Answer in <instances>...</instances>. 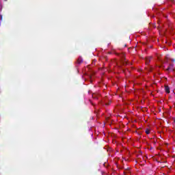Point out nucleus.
Returning a JSON list of instances; mask_svg holds the SVG:
<instances>
[{
	"label": "nucleus",
	"mask_w": 175,
	"mask_h": 175,
	"mask_svg": "<svg viewBox=\"0 0 175 175\" xmlns=\"http://www.w3.org/2000/svg\"><path fill=\"white\" fill-rule=\"evenodd\" d=\"M165 58H166V59H169V57H167V56H166V57H165Z\"/></svg>",
	"instance_id": "0eeeda50"
},
{
	"label": "nucleus",
	"mask_w": 175,
	"mask_h": 175,
	"mask_svg": "<svg viewBox=\"0 0 175 175\" xmlns=\"http://www.w3.org/2000/svg\"><path fill=\"white\" fill-rule=\"evenodd\" d=\"M146 133L147 135H149V134H150V131L147 130V131H146Z\"/></svg>",
	"instance_id": "f03ea898"
},
{
	"label": "nucleus",
	"mask_w": 175,
	"mask_h": 175,
	"mask_svg": "<svg viewBox=\"0 0 175 175\" xmlns=\"http://www.w3.org/2000/svg\"><path fill=\"white\" fill-rule=\"evenodd\" d=\"M0 20H2V15L0 14Z\"/></svg>",
	"instance_id": "20e7f679"
},
{
	"label": "nucleus",
	"mask_w": 175,
	"mask_h": 175,
	"mask_svg": "<svg viewBox=\"0 0 175 175\" xmlns=\"http://www.w3.org/2000/svg\"><path fill=\"white\" fill-rule=\"evenodd\" d=\"M171 61H172V62H174V59H172Z\"/></svg>",
	"instance_id": "39448f33"
},
{
	"label": "nucleus",
	"mask_w": 175,
	"mask_h": 175,
	"mask_svg": "<svg viewBox=\"0 0 175 175\" xmlns=\"http://www.w3.org/2000/svg\"><path fill=\"white\" fill-rule=\"evenodd\" d=\"M150 62V59H146V64H148Z\"/></svg>",
	"instance_id": "7ed1b4c3"
},
{
	"label": "nucleus",
	"mask_w": 175,
	"mask_h": 175,
	"mask_svg": "<svg viewBox=\"0 0 175 175\" xmlns=\"http://www.w3.org/2000/svg\"><path fill=\"white\" fill-rule=\"evenodd\" d=\"M5 1H8V0H5Z\"/></svg>",
	"instance_id": "6e6552de"
},
{
	"label": "nucleus",
	"mask_w": 175,
	"mask_h": 175,
	"mask_svg": "<svg viewBox=\"0 0 175 175\" xmlns=\"http://www.w3.org/2000/svg\"><path fill=\"white\" fill-rule=\"evenodd\" d=\"M170 70V68H167V70Z\"/></svg>",
	"instance_id": "423d86ee"
},
{
	"label": "nucleus",
	"mask_w": 175,
	"mask_h": 175,
	"mask_svg": "<svg viewBox=\"0 0 175 175\" xmlns=\"http://www.w3.org/2000/svg\"><path fill=\"white\" fill-rule=\"evenodd\" d=\"M170 89L169 88V86H165V92L167 93V94H169V92H170Z\"/></svg>",
	"instance_id": "f257e3e1"
}]
</instances>
